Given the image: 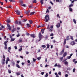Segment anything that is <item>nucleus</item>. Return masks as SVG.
Wrapping results in <instances>:
<instances>
[{
	"label": "nucleus",
	"instance_id": "f257e3e1",
	"mask_svg": "<svg viewBox=\"0 0 77 77\" xmlns=\"http://www.w3.org/2000/svg\"><path fill=\"white\" fill-rule=\"evenodd\" d=\"M38 37L39 38V40H36V42H38L39 41H40L41 40V39H42V37H44V36H43V35H42V34H41V33L39 32L38 34Z\"/></svg>",
	"mask_w": 77,
	"mask_h": 77
},
{
	"label": "nucleus",
	"instance_id": "f03ea898",
	"mask_svg": "<svg viewBox=\"0 0 77 77\" xmlns=\"http://www.w3.org/2000/svg\"><path fill=\"white\" fill-rule=\"evenodd\" d=\"M45 19H46L45 22H48V20H50V17H49V15L48 14H47L45 16Z\"/></svg>",
	"mask_w": 77,
	"mask_h": 77
},
{
	"label": "nucleus",
	"instance_id": "7ed1b4c3",
	"mask_svg": "<svg viewBox=\"0 0 77 77\" xmlns=\"http://www.w3.org/2000/svg\"><path fill=\"white\" fill-rule=\"evenodd\" d=\"M8 41H7L4 42V45H5L4 48L5 50H6V49L8 48V47H7V43H8Z\"/></svg>",
	"mask_w": 77,
	"mask_h": 77
},
{
	"label": "nucleus",
	"instance_id": "20e7f679",
	"mask_svg": "<svg viewBox=\"0 0 77 77\" xmlns=\"http://www.w3.org/2000/svg\"><path fill=\"white\" fill-rule=\"evenodd\" d=\"M7 25L8 28V29H9V30H12V29H11V26H10V25H9V23H7Z\"/></svg>",
	"mask_w": 77,
	"mask_h": 77
},
{
	"label": "nucleus",
	"instance_id": "39448f33",
	"mask_svg": "<svg viewBox=\"0 0 77 77\" xmlns=\"http://www.w3.org/2000/svg\"><path fill=\"white\" fill-rule=\"evenodd\" d=\"M15 12H16L18 15H20V11L18 10H17L16 11H15Z\"/></svg>",
	"mask_w": 77,
	"mask_h": 77
},
{
	"label": "nucleus",
	"instance_id": "423d86ee",
	"mask_svg": "<svg viewBox=\"0 0 77 77\" xmlns=\"http://www.w3.org/2000/svg\"><path fill=\"white\" fill-rule=\"evenodd\" d=\"M56 26L57 28H59V27H60V23H58Z\"/></svg>",
	"mask_w": 77,
	"mask_h": 77
},
{
	"label": "nucleus",
	"instance_id": "0eeeda50",
	"mask_svg": "<svg viewBox=\"0 0 77 77\" xmlns=\"http://www.w3.org/2000/svg\"><path fill=\"white\" fill-rule=\"evenodd\" d=\"M63 53H64V49H63L62 51L60 52V55H62Z\"/></svg>",
	"mask_w": 77,
	"mask_h": 77
},
{
	"label": "nucleus",
	"instance_id": "6e6552de",
	"mask_svg": "<svg viewBox=\"0 0 77 77\" xmlns=\"http://www.w3.org/2000/svg\"><path fill=\"white\" fill-rule=\"evenodd\" d=\"M30 35L31 37H32V38H35V36L34 34H31Z\"/></svg>",
	"mask_w": 77,
	"mask_h": 77
},
{
	"label": "nucleus",
	"instance_id": "1a4fd4ad",
	"mask_svg": "<svg viewBox=\"0 0 77 77\" xmlns=\"http://www.w3.org/2000/svg\"><path fill=\"white\" fill-rule=\"evenodd\" d=\"M75 43V42L74 41H72L71 42L70 44L71 45H74Z\"/></svg>",
	"mask_w": 77,
	"mask_h": 77
},
{
	"label": "nucleus",
	"instance_id": "9d476101",
	"mask_svg": "<svg viewBox=\"0 0 77 77\" xmlns=\"http://www.w3.org/2000/svg\"><path fill=\"white\" fill-rule=\"evenodd\" d=\"M66 55H67V53L65 52H64L63 55V57H65Z\"/></svg>",
	"mask_w": 77,
	"mask_h": 77
},
{
	"label": "nucleus",
	"instance_id": "9b49d317",
	"mask_svg": "<svg viewBox=\"0 0 77 77\" xmlns=\"http://www.w3.org/2000/svg\"><path fill=\"white\" fill-rule=\"evenodd\" d=\"M69 36H67L66 37V41H68V40H69Z\"/></svg>",
	"mask_w": 77,
	"mask_h": 77
},
{
	"label": "nucleus",
	"instance_id": "f8f14e48",
	"mask_svg": "<svg viewBox=\"0 0 77 77\" xmlns=\"http://www.w3.org/2000/svg\"><path fill=\"white\" fill-rule=\"evenodd\" d=\"M26 14L27 15H29V13H30V11H26Z\"/></svg>",
	"mask_w": 77,
	"mask_h": 77
},
{
	"label": "nucleus",
	"instance_id": "ddd939ff",
	"mask_svg": "<svg viewBox=\"0 0 77 77\" xmlns=\"http://www.w3.org/2000/svg\"><path fill=\"white\" fill-rule=\"evenodd\" d=\"M16 67H17V68H20V66L19 65H18V64H16Z\"/></svg>",
	"mask_w": 77,
	"mask_h": 77
},
{
	"label": "nucleus",
	"instance_id": "4468645a",
	"mask_svg": "<svg viewBox=\"0 0 77 77\" xmlns=\"http://www.w3.org/2000/svg\"><path fill=\"white\" fill-rule=\"evenodd\" d=\"M66 39H64V41L63 42V44L64 45H65L66 44Z\"/></svg>",
	"mask_w": 77,
	"mask_h": 77
},
{
	"label": "nucleus",
	"instance_id": "2eb2a0df",
	"mask_svg": "<svg viewBox=\"0 0 77 77\" xmlns=\"http://www.w3.org/2000/svg\"><path fill=\"white\" fill-rule=\"evenodd\" d=\"M26 26H27V27H31V25H30L29 24V23H27L26 24Z\"/></svg>",
	"mask_w": 77,
	"mask_h": 77
},
{
	"label": "nucleus",
	"instance_id": "dca6fc26",
	"mask_svg": "<svg viewBox=\"0 0 77 77\" xmlns=\"http://www.w3.org/2000/svg\"><path fill=\"white\" fill-rule=\"evenodd\" d=\"M29 22L30 24H33V21H32V20H29Z\"/></svg>",
	"mask_w": 77,
	"mask_h": 77
},
{
	"label": "nucleus",
	"instance_id": "f3484780",
	"mask_svg": "<svg viewBox=\"0 0 77 77\" xmlns=\"http://www.w3.org/2000/svg\"><path fill=\"white\" fill-rule=\"evenodd\" d=\"M44 0H40V3H41V5H43L44 3Z\"/></svg>",
	"mask_w": 77,
	"mask_h": 77
},
{
	"label": "nucleus",
	"instance_id": "a211bd4d",
	"mask_svg": "<svg viewBox=\"0 0 77 77\" xmlns=\"http://www.w3.org/2000/svg\"><path fill=\"white\" fill-rule=\"evenodd\" d=\"M55 75H56V77H59L57 72H55Z\"/></svg>",
	"mask_w": 77,
	"mask_h": 77
},
{
	"label": "nucleus",
	"instance_id": "6ab92c4d",
	"mask_svg": "<svg viewBox=\"0 0 77 77\" xmlns=\"http://www.w3.org/2000/svg\"><path fill=\"white\" fill-rule=\"evenodd\" d=\"M15 30H16V28H14L12 30V32H14Z\"/></svg>",
	"mask_w": 77,
	"mask_h": 77
},
{
	"label": "nucleus",
	"instance_id": "aec40b11",
	"mask_svg": "<svg viewBox=\"0 0 77 77\" xmlns=\"http://www.w3.org/2000/svg\"><path fill=\"white\" fill-rule=\"evenodd\" d=\"M19 2L22 5V4H23V2L22 0H20Z\"/></svg>",
	"mask_w": 77,
	"mask_h": 77
},
{
	"label": "nucleus",
	"instance_id": "412c9836",
	"mask_svg": "<svg viewBox=\"0 0 77 77\" xmlns=\"http://www.w3.org/2000/svg\"><path fill=\"white\" fill-rule=\"evenodd\" d=\"M15 64V62L14 61L12 62V65L13 66H14V65Z\"/></svg>",
	"mask_w": 77,
	"mask_h": 77
},
{
	"label": "nucleus",
	"instance_id": "4be33fe9",
	"mask_svg": "<svg viewBox=\"0 0 77 77\" xmlns=\"http://www.w3.org/2000/svg\"><path fill=\"white\" fill-rule=\"evenodd\" d=\"M23 40L22 38H20V39L19 40V42H22Z\"/></svg>",
	"mask_w": 77,
	"mask_h": 77
},
{
	"label": "nucleus",
	"instance_id": "5701e85b",
	"mask_svg": "<svg viewBox=\"0 0 77 77\" xmlns=\"http://www.w3.org/2000/svg\"><path fill=\"white\" fill-rule=\"evenodd\" d=\"M48 73H46V75H45V77H48Z\"/></svg>",
	"mask_w": 77,
	"mask_h": 77
},
{
	"label": "nucleus",
	"instance_id": "b1692460",
	"mask_svg": "<svg viewBox=\"0 0 77 77\" xmlns=\"http://www.w3.org/2000/svg\"><path fill=\"white\" fill-rule=\"evenodd\" d=\"M63 59V57H62L60 58V60L61 61H62Z\"/></svg>",
	"mask_w": 77,
	"mask_h": 77
},
{
	"label": "nucleus",
	"instance_id": "393cba45",
	"mask_svg": "<svg viewBox=\"0 0 77 77\" xmlns=\"http://www.w3.org/2000/svg\"><path fill=\"white\" fill-rule=\"evenodd\" d=\"M58 75H62V73L60 72H59L58 73Z\"/></svg>",
	"mask_w": 77,
	"mask_h": 77
},
{
	"label": "nucleus",
	"instance_id": "a878e982",
	"mask_svg": "<svg viewBox=\"0 0 77 77\" xmlns=\"http://www.w3.org/2000/svg\"><path fill=\"white\" fill-rule=\"evenodd\" d=\"M50 47V45L49 44H47V48H49Z\"/></svg>",
	"mask_w": 77,
	"mask_h": 77
},
{
	"label": "nucleus",
	"instance_id": "bb28decb",
	"mask_svg": "<svg viewBox=\"0 0 77 77\" xmlns=\"http://www.w3.org/2000/svg\"><path fill=\"white\" fill-rule=\"evenodd\" d=\"M73 22L75 24H76V21H75V19H74L73 20Z\"/></svg>",
	"mask_w": 77,
	"mask_h": 77
},
{
	"label": "nucleus",
	"instance_id": "cd10ccee",
	"mask_svg": "<svg viewBox=\"0 0 77 77\" xmlns=\"http://www.w3.org/2000/svg\"><path fill=\"white\" fill-rule=\"evenodd\" d=\"M53 28H49V31L50 32H52L53 31Z\"/></svg>",
	"mask_w": 77,
	"mask_h": 77
},
{
	"label": "nucleus",
	"instance_id": "c85d7f7f",
	"mask_svg": "<svg viewBox=\"0 0 77 77\" xmlns=\"http://www.w3.org/2000/svg\"><path fill=\"white\" fill-rule=\"evenodd\" d=\"M35 14V12L30 13V15H33V14Z\"/></svg>",
	"mask_w": 77,
	"mask_h": 77
},
{
	"label": "nucleus",
	"instance_id": "c756f323",
	"mask_svg": "<svg viewBox=\"0 0 77 77\" xmlns=\"http://www.w3.org/2000/svg\"><path fill=\"white\" fill-rule=\"evenodd\" d=\"M42 48H45V47H46V46L45 45H42Z\"/></svg>",
	"mask_w": 77,
	"mask_h": 77
},
{
	"label": "nucleus",
	"instance_id": "7c9ffc66",
	"mask_svg": "<svg viewBox=\"0 0 77 77\" xmlns=\"http://www.w3.org/2000/svg\"><path fill=\"white\" fill-rule=\"evenodd\" d=\"M64 64H65V65H68V62L67 61H65L64 62Z\"/></svg>",
	"mask_w": 77,
	"mask_h": 77
},
{
	"label": "nucleus",
	"instance_id": "2f4dec72",
	"mask_svg": "<svg viewBox=\"0 0 77 77\" xmlns=\"http://www.w3.org/2000/svg\"><path fill=\"white\" fill-rule=\"evenodd\" d=\"M8 73H9V74H11V70H8Z\"/></svg>",
	"mask_w": 77,
	"mask_h": 77
},
{
	"label": "nucleus",
	"instance_id": "473e14b6",
	"mask_svg": "<svg viewBox=\"0 0 77 77\" xmlns=\"http://www.w3.org/2000/svg\"><path fill=\"white\" fill-rule=\"evenodd\" d=\"M69 10L70 12H72V8H69Z\"/></svg>",
	"mask_w": 77,
	"mask_h": 77
},
{
	"label": "nucleus",
	"instance_id": "72a5a7b5",
	"mask_svg": "<svg viewBox=\"0 0 77 77\" xmlns=\"http://www.w3.org/2000/svg\"><path fill=\"white\" fill-rule=\"evenodd\" d=\"M7 22L8 23H11V20H7Z\"/></svg>",
	"mask_w": 77,
	"mask_h": 77
},
{
	"label": "nucleus",
	"instance_id": "f704fd0d",
	"mask_svg": "<svg viewBox=\"0 0 77 77\" xmlns=\"http://www.w3.org/2000/svg\"><path fill=\"white\" fill-rule=\"evenodd\" d=\"M36 2V0H34L32 1V3H35Z\"/></svg>",
	"mask_w": 77,
	"mask_h": 77
},
{
	"label": "nucleus",
	"instance_id": "c9c22d12",
	"mask_svg": "<svg viewBox=\"0 0 77 77\" xmlns=\"http://www.w3.org/2000/svg\"><path fill=\"white\" fill-rule=\"evenodd\" d=\"M71 57L70 56H68V57H67V59H71Z\"/></svg>",
	"mask_w": 77,
	"mask_h": 77
},
{
	"label": "nucleus",
	"instance_id": "e433bc0d",
	"mask_svg": "<svg viewBox=\"0 0 77 77\" xmlns=\"http://www.w3.org/2000/svg\"><path fill=\"white\" fill-rule=\"evenodd\" d=\"M41 31H42V34H43V33H44V30L42 29L41 30Z\"/></svg>",
	"mask_w": 77,
	"mask_h": 77
},
{
	"label": "nucleus",
	"instance_id": "4c0bfd02",
	"mask_svg": "<svg viewBox=\"0 0 77 77\" xmlns=\"http://www.w3.org/2000/svg\"><path fill=\"white\" fill-rule=\"evenodd\" d=\"M70 38L72 40H73V36H71Z\"/></svg>",
	"mask_w": 77,
	"mask_h": 77
},
{
	"label": "nucleus",
	"instance_id": "58836bf2",
	"mask_svg": "<svg viewBox=\"0 0 77 77\" xmlns=\"http://www.w3.org/2000/svg\"><path fill=\"white\" fill-rule=\"evenodd\" d=\"M73 6V5L72 4H71L70 5H69V7L71 8V7H72Z\"/></svg>",
	"mask_w": 77,
	"mask_h": 77
},
{
	"label": "nucleus",
	"instance_id": "ea45409f",
	"mask_svg": "<svg viewBox=\"0 0 77 77\" xmlns=\"http://www.w3.org/2000/svg\"><path fill=\"white\" fill-rule=\"evenodd\" d=\"M46 13L47 14V13H48L49 12V10H48V9H47V10L46 11Z\"/></svg>",
	"mask_w": 77,
	"mask_h": 77
},
{
	"label": "nucleus",
	"instance_id": "a19ab883",
	"mask_svg": "<svg viewBox=\"0 0 77 77\" xmlns=\"http://www.w3.org/2000/svg\"><path fill=\"white\" fill-rule=\"evenodd\" d=\"M22 50H23V49L22 48H20L19 49V51H21Z\"/></svg>",
	"mask_w": 77,
	"mask_h": 77
},
{
	"label": "nucleus",
	"instance_id": "79ce46f5",
	"mask_svg": "<svg viewBox=\"0 0 77 77\" xmlns=\"http://www.w3.org/2000/svg\"><path fill=\"white\" fill-rule=\"evenodd\" d=\"M41 59V57H39L37 58L38 60H40Z\"/></svg>",
	"mask_w": 77,
	"mask_h": 77
},
{
	"label": "nucleus",
	"instance_id": "37998d69",
	"mask_svg": "<svg viewBox=\"0 0 77 77\" xmlns=\"http://www.w3.org/2000/svg\"><path fill=\"white\" fill-rule=\"evenodd\" d=\"M10 60H9V57H7V61H9Z\"/></svg>",
	"mask_w": 77,
	"mask_h": 77
},
{
	"label": "nucleus",
	"instance_id": "c03bdc74",
	"mask_svg": "<svg viewBox=\"0 0 77 77\" xmlns=\"http://www.w3.org/2000/svg\"><path fill=\"white\" fill-rule=\"evenodd\" d=\"M0 3L1 4V5H3V2H0Z\"/></svg>",
	"mask_w": 77,
	"mask_h": 77
},
{
	"label": "nucleus",
	"instance_id": "a18cd8bd",
	"mask_svg": "<svg viewBox=\"0 0 77 77\" xmlns=\"http://www.w3.org/2000/svg\"><path fill=\"white\" fill-rule=\"evenodd\" d=\"M15 23L16 24H18V23H19V22L17 20Z\"/></svg>",
	"mask_w": 77,
	"mask_h": 77
},
{
	"label": "nucleus",
	"instance_id": "49530a36",
	"mask_svg": "<svg viewBox=\"0 0 77 77\" xmlns=\"http://www.w3.org/2000/svg\"><path fill=\"white\" fill-rule=\"evenodd\" d=\"M33 60L34 62H36V59H35L34 58H33Z\"/></svg>",
	"mask_w": 77,
	"mask_h": 77
},
{
	"label": "nucleus",
	"instance_id": "de8ad7c7",
	"mask_svg": "<svg viewBox=\"0 0 77 77\" xmlns=\"http://www.w3.org/2000/svg\"><path fill=\"white\" fill-rule=\"evenodd\" d=\"M54 35V34H53V33H51L50 35V36H53Z\"/></svg>",
	"mask_w": 77,
	"mask_h": 77
},
{
	"label": "nucleus",
	"instance_id": "09e8293b",
	"mask_svg": "<svg viewBox=\"0 0 77 77\" xmlns=\"http://www.w3.org/2000/svg\"><path fill=\"white\" fill-rule=\"evenodd\" d=\"M12 8V6H9V7H7V8Z\"/></svg>",
	"mask_w": 77,
	"mask_h": 77
},
{
	"label": "nucleus",
	"instance_id": "8fccbe9b",
	"mask_svg": "<svg viewBox=\"0 0 77 77\" xmlns=\"http://www.w3.org/2000/svg\"><path fill=\"white\" fill-rule=\"evenodd\" d=\"M52 42H53V43H55L56 42V40H53Z\"/></svg>",
	"mask_w": 77,
	"mask_h": 77
},
{
	"label": "nucleus",
	"instance_id": "3c124183",
	"mask_svg": "<svg viewBox=\"0 0 77 77\" xmlns=\"http://www.w3.org/2000/svg\"><path fill=\"white\" fill-rule=\"evenodd\" d=\"M57 66H58V68H60V67H61V66H60V65H58Z\"/></svg>",
	"mask_w": 77,
	"mask_h": 77
},
{
	"label": "nucleus",
	"instance_id": "603ef678",
	"mask_svg": "<svg viewBox=\"0 0 77 77\" xmlns=\"http://www.w3.org/2000/svg\"><path fill=\"white\" fill-rule=\"evenodd\" d=\"M20 74H21V73H20V72H17V75H20Z\"/></svg>",
	"mask_w": 77,
	"mask_h": 77
},
{
	"label": "nucleus",
	"instance_id": "864d4df0",
	"mask_svg": "<svg viewBox=\"0 0 77 77\" xmlns=\"http://www.w3.org/2000/svg\"><path fill=\"white\" fill-rule=\"evenodd\" d=\"M11 41H15V39L14 38H13V39H12L11 40Z\"/></svg>",
	"mask_w": 77,
	"mask_h": 77
},
{
	"label": "nucleus",
	"instance_id": "5fc2aeb1",
	"mask_svg": "<svg viewBox=\"0 0 77 77\" xmlns=\"http://www.w3.org/2000/svg\"><path fill=\"white\" fill-rule=\"evenodd\" d=\"M21 24V22L20 21L19 22V25H20Z\"/></svg>",
	"mask_w": 77,
	"mask_h": 77
},
{
	"label": "nucleus",
	"instance_id": "6e6d98bb",
	"mask_svg": "<svg viewBox=\"0 0 77 77\" xmlns=\"http://www.w3.org/2000/svg\"><path fill=\"white\" fill-rule=\"evenodd\" d=\"M23 6V7H26V5L25 4H23L22 5Z\"/></svg>",
	"mask_w": 77,
	"mask_h": 77
},
{
	"label": "nucleus",
	"instance_id": "4d7b16f0",
	"mask_svg": "<svg viewBox=\"0 0 77 77\" xmlns=\"http://www.w3.org/2000/svg\"><path fill=\"white\" fill-rule=\"evenodd\" d=\"M14 48H15V50H17V47L16 46H14Z\"/></svg>",
	"mask_w": 77,
	"mask_h": 77
},
{
	"label": "nucleus",
	"instance_id": "13d9d810",
	"mask_svg": "<svg viewBox=\"0 0 77 77\" xmlns=\"http://www.w3.org/2000/svg\"><path fill=\"white\" fill-rule=\"evenodd\" d=\"M75 68H74L73 70V72H75Z\"/></svg>",
	"mask_w": 77,
	"mask_h": 77
},
{
	"label": "nucleus",
	"instance_id": "bf43d9fd",
	"mask_svg": "<svg viewBox=\"0 0 77 77\" xmlns=\"http://www.w3.org/2000/svg\"><path fill=\"white\" fill-rule=\"evenodd\" d=\"M2 28V29H5V27H4V26L2 25L1 26Z\"/></svg>",
	"mask_w": 77,
	"mask_h": 77
},
{
	"label": "nucleus",
	"instance_id": "052dcab7",
	"mask_svg": "<svg viewBox=\"0 0 77 77\" xmlns=\"http://www.w3.org/2000/svg\"><path fill=\"white\" fill-rule=\"evenodd\" d=\"M44 72H42L41 73V74H42V75H44Z\"/></svg>",
	"mask_w": 77,
	"mask_h": 77
},
{
	"label": "nucleus",
	"instance_id": "680f3d73",
	"mask_svg": "<svg viewBox=\"0 0 77 77\" xmlns=\"http://www.w3.org/2000/svg\"><path fill=\"white\" fill-rule=\"evenodd\" d=\"M50 28H51V29H53V26L52 25L51 26Z\"/></svg>",
	"mask_w": 77,
	"mask_h": 77
},
{
	"label": "nucleus",
	"instance_id": "e2e57ef3",
	"mask_svg": "<svg viewBox=\"0 0 77 77\" xmlns=\"http://www.w3.org/2000/svg\"><path fill=\"white\" fill-rule=\"evenodd\" d=\"M57 63H56L55 65H54V66L56 67V66H57Z\"/></svg>",
	"mask_w": 77,
	"mask_h": 77
},
{
	"label": "nucleus",
	"instance_id": "0e129e2a",
	"mask_svg": "<svg viewBox=\"0 0 77 77\" xmlns=\"http://www.w3.org/2000/svg\"><path fill=\"white\" fill-rule=\"evenodd\" d=\"M26 21H27V20L25 19V20H23V22H26Z\"/></svg>",
	"mask_w": 77,
	"mask_h": 77
},
{
	"label": "nucleus",
	"instance_id": "69168bd1",
	"mask_svg": "<svg viewBox=\"0 0 77 77\" xmlns=\"http://www.w3.org/2000/svg\"><path fill=\"white\" fill-rule=\"evenodd\" d=\"M27 62H28V63H30V60H28Z\"/></svg>",
	"mask_w": 77,
	"mask_h": 77
},
{
	"label": "nucleus",
	"instance_id": "338daca9",
	"mask_svg": "<svg viewBox=\"0 0 77 77\" xmlns=\"http://www.w3.org/2000/svg\"><path fill=\"white\" fill-rule=\"evenodd\" d=\"M50 3H51V5H53V2H52L51 1L50 2Z\"/></svg>",
	"mask_w": 77,
	"mask_h": 77
},
{
	"label": "nucleus",
	"instance_id": "774afa93",
	"mask_svg": "<svg viewBox=\"0 0 77 77\" xmlns=\"http://www.w3.org/2000/svg\"><path fill=\"white\" fill-rule=\"evenodd\" d=\"M68 76V74H66L65 75V77H67Z\"/></svg>",
	"mask_w": 77,
	"mask_h": 77
}]
</instances>
